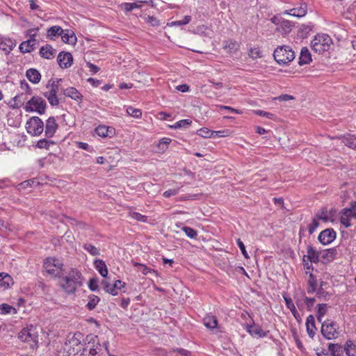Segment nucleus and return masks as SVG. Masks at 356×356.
I'll use <instances>...</instances> for the list:
<instances>
[{
  "label": "nucleus",
  "mask_w": 356,
  "mask_h": 356,
  "mask_svg": "<svg viewBox=\"0 0 356 356\" xmlns=\"http://www.w3.org/2000/svg\"><path fill=\"white\" fill-rule=\"evenodd\" d=\"M255 113L258 115L266 117L268 119H273L274 117V114H273L271 113L266 112V111H261V110L256 111Z\"/></svg>",
  "instance_id": "57"
},
{
  "label": "nucleus",
  "mask_w": 356,
  "mask_h": 356,
  "mask_svg": "<svg viewBox=\"0 0 356 356\" xmlns=\"http://www.w3.org/2000/svg\"><path fill=\"white\" fill-rule=\"evenodd\" d=\"M332 40L327 34H318L312 41V47L318 54H323L330 49Z\"/></svg>",
  "instance_id": "2"
},
{
  "label": "nucleus",
  "mask_w": 356,
  "mask_h": 356,
  "mask_svg": "<svg viewBox=\"0 0 356 356\" xmlns=\"http://www.w3.org/2000/svg\"><path fill=\"white\" fill-rule=\"evenodd\" d=\"M181 229L190 238H195L197 235V231L191 227H183Z\"/></svg>",
  "instance_id": "47"
},
{
  "label": "nucleus",
  "mask_w": 356,
  "mask_h": 356,
  "mask_svg": "<svg viewBox=\"0 0 356 356\" xmlns=\"http://www.w3.org/2000/svg\"><path fill=\"white\" fill-rule=\"evenodd\" d=\"M83 248L93 256H97L99 254V249L90 243L85 244L83 245Z\"/></svg>",
  "instance_id": "44"
},
{
  "label": "nucleus",
  "mask_w": 356,
  "mask_h": 356,
  "mask_svg": "<svg viewBox=\"0 0 356 356\" xmlns=\"http://www.w3.org/2000/svg\"><path fill=\"white\" fill-rule=\"evenodd\" d=\"M307 12V6L303 3L298 8H294L289 10H285L284 15H290L294 17H301L305 16Z\"/></svg>",
  "instance_id": "13"
},
{
  "label": "nucleus",
  "mask_w": 356,
  "mask_h": 356,
  "mask_svg": "<svg viewBox=\"0 0 356 356\" xmlns=\"http://www.w3.org/2000/svg\"><path fill=\"white\" fill-rule=\"evenodd\" d=\"M129 216L134 218L136 219L138 221L141 222H146L147 220V217L146 216L142 215L138 212L131 211L129 213Z\"/></svg>",
  "instance_id": "49"
},
{
  "label": "nucleus",
  "mask_w": 356,
  "mask_h": 356,
  "mask_svg": "<svg viewBox=\"0 0 356 356\" xmlns=\"http://www.w3.org/2000/svg\"><path fill=\"white\" fill-rule=\"evenodd\" d=\"M54 144L53 141L47 140V139H40L38 141L36 144V147L40 149H49L50 145Z\"/></svg>",
  "instance_id": "41"
},
{
  "label": "nucleus",
  "mask_w": 356,
  "mask_h": 356,
  "mask_svg": "<svg viewBox=\"0 0 356 356\" xmlns=\"http://www.w3.org/2000/svg\"><path fill=\"white\" fill-rule=\"evenodd\" d=\"M191 20V17L189 15H186L184 17L182 20L174 21L171 23L168 24V25L171 26H180V25H186L188 24Z\"/></svg>",
  "instance_id": "45"
},
{
  "label": "nucleus",
  "mask_w": 356,
  "mask_h": 356,
  "mask_svg": "<svg viewBox=\"0 0 356 356\" xmlns=\"http://www.w3.org/2000/svg\"><path fill=\"white\" fill-rule=\"evenodd\" d=\"M58 129V124L54 117L47 119L45 124V136L47 138H51L55 134Z\"/></svg>",
  "instance_id": "12"
},
{
  "label": "nucleus",
  "mask_w": 356,
  "mask_h": 356,
  "mask_svg": "<svg viewBox=\"0 0 356 356\" xmlns=\"http://www.w3.org/2000/svg\"><path fill=\"white\" fill-rule=\"evenodd\" d=\"M89 289L92 291H98V281L96 278L90 279L88 283Z\"/></svg>",
  "instance_id": "55"
},
{
  "label": "nucleus",
  "mask_w": 356,
  "mask_h": 356,
  "mask_svg": "<svg viewBox=\"0 0 356 356\" xmlns=\"http://www.w3.org/2000/svg\"><path fill=\"white\" fill-rule=\"evenodd\" d=\"M308 285L307 292L309 293H314L316 290V280L312 273H310L309 275Z\"/></svg>",
  "instance_id": "37"
},
{
  "label": "nucleus",
  "mask_w": 356,
  "mask_h": 356,
  "mask_svg": "<svg viewBox=\"0 0 356 356\" xmlns=\"http://www.w3.org/2000/svg\"><path fill=\"white\" fill-rule=\"evenodd\" d=\"M124 283L122 282L121 280H116L114 283V284L112 286V289H114L115 292H117V289H120L122 287H124Z\"/></svg>",
  "instance_id": "64"
},
{
  "label": "nucleus",
  "mask_w": 356,
  "mask_h": 356,
  "mask_svg": "<svg viewBox=\"0 0 356 356\" xmlns=\"http://www.w3.org/2000/svg\"><path fill=\"white\" fill-rule=\"evenodd\" d=\"M229 134H230V131L227 129L214 131V137H216V136L225 137V136H229Z\"/></svg>",
  "instance_id": "60"
},
{
  "label": "nucleus",
  "mask_w": 356,
  "mask_h": 356,
  "mask_svg": "<svg viewBox=\"0 0 356 356\" xmlns=\"http://www.w3.org/2000/svg\"><path fill=\"white\" fill-rule=\"evenodd\" d=\"M328 349L331 352L332 356H342L343 352L340 345L330 343Z\"/></svg>",
  "instance_id": "34"
},
{
  "label": "nucleus",
  "mask_w": 356,
  "mask_h": 356,
  "mask_svg": "<svg viewBox=\"0 0 356 356\" xmlns=\"http://www.w3.org/2000/svg\"><path fill=\"white\" fill-rule=\"evenodd\" d=\"M60 36H61L62 40L65 43L71 44L76 43V37L75 34L74 33V32L72 31L71 30H68V29L63 30V33H61Z\"/></svg>",
  "instance_id": "18"
},
{
  "label": "nucleus",
  "mask_w": 356,
  "mask_h": 356,
  "mask_svg": "<svg viewBox=\"0 0 356 356\" xmlns=\"http://www.w3.org/2000/svg\"><path fill=\"white\" fill-rule=\"evenodd\" d=\"M94 266L102 277H106L107 276L108 269L105 262L103 260L95 259L94 261Z\"/></svg>",
  "instance_id": "24"
},
{
  "label": "nucleus",
  "mask_w": 356,
  "mask_h": 356,
  "mask_svg": "<svg viewBox=\"0 0 356 356\" xmlns=\"http://www.w3.org/2000/svg\"><path fill=\"white\" fill-rule=\"evenodd\" d=\"M179 188H173V189H169L163 193V196L165 197H170L172 195H175L178 193Z\"/></svg>",
  "instance_id": "59"
},
{
  "label": "nucleus",
  "mask_w": 356,
  "mask_h": 356,
  "mask_svg": "<svg viewBox=\"0 0 356 356\" xmlns=\"http://www.w3.org/2000/svg\"><path fill=\"white\" fill-rule=\"evenodd\" d=\"M344 350L348 356H356V345L351 340L346 341Z\"/></svg>",
  "instance_id": "29"
},
{
  "label": "nucleus",
  "mask_w": 356,
  "mask_h": 356,
  "mask_svg": "<svg viewBox=\"0 0 356 356\" xmlns=\"http://www.w3.org/2000/svg\"><path fill=\"white\" fill-rule=\"evenodd\" d=\"M309 261H310L308 260V259H307L306 257L303 256L302 262L304 268L306 269L307 270H313L314 268L312 266V264H309Z\"/></svg>",
  "instance_id": "61"
},
{
  "label": "nucleus",
  "mask_w": 356,
  "mask_h": 356,
  "mask_svg": "<svg viewBox=\"0 0 356 356\" xmlns=\"http://www.w3.org/2000/svg\"><path fill=\"white\" fill-rule=\"evenodd\" d=\"M327 305L326 304H318L317 314L324 316L327 312Z\"/></svg>",
  "instance_id": "58"
},
{
  "label": "nucleus",
  "mask_w": 356,
  "mask_h": 356,
  "mask_svg": "<svg viewBox=\"0 0 356 356\" xmlns=\"http://www.w3.org/2000/svg\"><path fill=\"white\" fill-rule=\"evenodd\" d=\"M312 61L311 54L307 47H302L299 57V65L309 64Z\"/></svg>",
  "instance_id": "20"
},
{
  "label": "nucleus",
  "mask_w": 356,
  "mask_h": 356,
  "mask_svg": "<svg viewBox=\"0 0 356 356\" xmlns=\"http://www.w3.org/2000/svg\"><path fill=\"white\" fill-rule=\"evenodd\" d=\"M274 58L279 64H287L295 58L294 51L288 46L277 47L274 51Z\"/></svg>",
  "instance_id": "4"
},
{
  "label": "nucleus",
  "mask_w": 356,
  "mask_h": 356,
  "mask_svg": "<svg viewBox=\"0 0 356 356\" xmlns=\"http://www.w3.org/2000/svg\"><path fill=\"white\" fill-rule=\"evenodd\" d=\"M336 238V232L333 229H326L322 231L318 237V239L323 245H327L332 243Z\"/></svg>",
  "instance_id": "10"
},
{
  "label": "nucleus",
  "mask_w": 356,
  "mask_h": 356,
  "mask_svg": "<svg viewBox=\"0 0 356 356\" xmlns=\"http://www.w3.org/2000/svg\"><path fill=\"white\" fill-rule=\"evenodd\" d=\"M319 222L316 219H313L312 222L308 225V231L309 234H312L318 227Z\"/></svg>",
  "instance_id": "54"
},
{
  "label": "nucleus",
  "mask_w": 356,
  "mask_h": 356,
  "mask_svg": "<svg viewBox=\"0 0 356 356\" xmlns=\"http://www.w3.org/2000/svg\"><path fill=\"white\" fill-rule=\"evenodd\" d=\"M79 286L77 284H74L73 282L67 279L66 277L63 278L61 282V287L65 290L67 293H73L76 291V288Z\"/></svg>",
  "instance_id": "16"
},
{
  "label": "nucleus",
  "mask_w": 356,
  "mask_h": 356,
  "mask_svg": "<svg viewBox=\"0 0 356 356\" xmlns=\"http://www.w3.org/2000/svg\"><path fill=\"white\" fill-rule=\"evenodd\" d=\"M280 25L284 31L286 33L289 32L293 26L292 23L286 19L282 20L280 22Z\"/></svg>",
  "instance_id": "52"
},
{
  "label": "nucleus",
  "mask_w": 356,
  "mask_h": 356,
  "mask_svg": "<svg viewBox=\"0 0 356 356\" xmlns=\"http://www.w3.org/2000/svg\"><path fill=\"white\" fill-rule=\"evenodd\" d=\"M57 61L61 68H67L72 65L73 57L69 52H60L58 55Z\"/></svg>",
  "instance_id": "11"
},
{
  "label": "nucleus",
  "mask_w": 356,
  "mask_h": 356,
  "mask_svg": "<svg viewBox=\"0 0 356 356\" xmlns=\"http://www.w3.org/2000/svg\"><path fill=\"white\" fill-rule=\"evenodd\" d=\"M89 301L86 305V307L89 310H92L95 308L97 305L100 300V298L94 294H91L88 296Z\"/></svg>",
  "instance_id": "32"
},
{
  "label": "nucleus",
  "mask_w": 356,
  "mask_h": 356,
  "mask_svg": "<svg viewBox=\"0 0 356 356\" xmlns=\"http://www.w3.org/2000/svg\"><path fill=\"white\" fill-rule=\"evenodd\" d=\"M13 284L12 277L6 273H0V286L7 289Z\"/></svg>",
  "instance_id": "26"
},
{
  "label": "nucleus",
  "mask_w": 356,
  "mask_h": 356,
  "mask_svg": "<svg viewBox=\"0 0 356 356\" xmlns=\"http://www.w3.org/2000/svg\"><path fill=\"white\" fill-rule=\"evenodd\" d=\"M342 143L347 147L356 149V137L353 135H348L341 137Z\"/></svg>",
  "instance_id": "28"
},
{
  "label": "nucleus",
  "mask_w": 356,
  "mask_h": 356,
  "mask_svg": "<svg viewBox=\"0 0 356 356\" xmlns=\"http://www.w3.org/2000/svg\"><path fill=\"white\" fill-rule=\"evenodd\" d=\"M315 301L316 300L314 298H305V304L307 305L309 309H310L314 306Z\"/></svg>",
  "instance_id": "62"
},
{
  "label": "nucleus",
  "mask_w": 356,
  "mask_h": 356,
  "mask_svg": "<svg viewBox=\"0 0 356 356\" xmlns=\"http://www.w3.org/2000/svg\"><path fill=\"white\" fill-rule=\"evenodd\" d=\"M133 265L137 268L138 271L142 272V273L145 275H147L149 273H155V271L149 268H148L147 266L133 261Z\"/></svg>",
  "instance_id": "35"
},
{
  "label": "nucleus",
  "mask_w": 356,
  "mask_h": 356,
  "mask_svg": "<svg viewBox=\"0 0 356 356\" xmlns=\"http://www.w3.org/2000/svg\"><path fill=\"white\" fill-rule=\"evenodd\" d=\"M350 217H351L350 215L343 214V211H341V216L340 218V222L346 227H348L350 226V219H349Z\"/></svg>",
  "instance_id": "53"
},
{
  "label": "nucleus",
  "mask_w": 356,
  "mask_h": 356,
  "mask_svg": "<svg viewBox=\"0 0 356 356\" xmlns=\"http://www.w3.org/2000/svg\"><path fill=\"white\" fill-rule=\"evenodd\" d=\"M147 22L151 24V25L153 26L159 25V21L156 17L152 16H148Z\"/></svg>",
  "instance_id": "63"
},
{
  "label": "nucleus",
  "mask_w": 356,
  "mask_h": 356,
  "mask_svg": "<svg viewBox=\"0 0 356 356\" xmlns=\"http://www.w3.org/2000/svg\"><path fill=\"white\" fill-rule=\"evenodd\" d=\"M63 33V29L59 26H54L47 31V37L51 39L52 36L60 35Z\"/></svg>",
  "instance_id": "36"
},
{
  "label": "nucleus",
  "mask_w": 356,
  "mask_h": 356,
  "mask_svg": "<svg viewBox=\"0 0 356 356\" xmlns=\"http://www.w3.org/2000/svg\"><path fill=\"white\" fill-rule=\"evenodd\" d=\"M96 134L101 137H106L108 136V129L106 126H99L96 128Z\"/></svg>",
  "instance_id": "48"
},
{
  "label": "nucleus",
  "mask_w": 356,
  "mask_h": 356,
  "mask_svg": "<svg viewBox=\"0 0 356 356\" xmlns=\"http://www.w3.org/2000/svg\"><path fill=\"white\" fill-rule=\"evenodd\" d=\"M38 332L33 325H30L22 329L19 333V338L22 341L25 342H33L36 343L38 342Z\"/></svg>",
  "instance_id": "8"
},
{
  "label": "nucleus",
  "mask_w": 356,
  "mask_h": 356,
  "mask_svg": "<svg viewBox=\"0 0 356 356\" xmlns=\"http://www.w3.org/2000/svg\"><path fill=\"white\" fill-rule=\"evenodd\" d=\"M246 330L252 336H257L259 337H264L266 336V332L263 330L259 325H248L246 326Z\"/></svg>",
  "instance_id": "17"
},
{
  "label": "nucleus",
  "mask_w": 356,
  "mask_h": 356,
  "mask_svg": "<svg viewBox=\"0 0 356 356\" xmlns=\"http://www.w3.org/2000/svg\"><path fill=\"white\" fill-rule=\"evenodd\" d=\"M26 76L33 83H38L41 79V75L39 71L33 68L28 70L26 71Z\"/></svg>",
  "instance_id": "22"
},
{
  "label": "nucleus",
  "mask_w": 356,
  "mask_h": 356,
  "mask_svg": "<svg viewBox=\"0 0 356 356\" xmlns=\"http://www.w3.org/2000/svg\"><path fill=\"white\" fill-rule=\"evenodd\" d=\"M13 310L16 312V309L10 305L7 304H2L0 305V313L3 314H10Z\"/></svg>",
  "instance_id": "50"
},
{
  "label": "nucleus",
  "mask_w": 356,
  "mask_h": 356,
  "mask_svg": "<svg viewBox=\"0 0 356 356\" xmlns=\"http://www.w3.org/2000/svg\"><path fill=\"white\" fill-rule=\"evenodd\" d=\"M101 284L104 289V290L108 293L112 294L113 296H116L118 294L117 292H115L114 289H112L113 285H111L107 280H102Z\"/></svg>",
  "instance_id": "42"
},
{
  "label": "nucleus",
  "mask_w": 356,
  "mask_h": 356,
  "mask_svg": "<svg viewBox=\"0 0 356 356\" xmlns=\"http://www.w3.org/2000/svg\"><path fill=\"white\" fill-rule=\"evenodd\" d=\"M306 327L308 335L313 339L315 335V319L314 316L309 315L306 321Z\"/></svg>",
  "instance_id": "21"
},
{
  "label": "nucleus",
  "mask_w": 356,
  "mask_h": 356,
  "mask_svg": "<svg viewBox=\"0 0 356 356\" xmlns=\"http://www.w3.org/2000/svg\"><path fill=\"white\" fill-rule=\"evenodd\" d=\"M238 48L239 44L236 41L228 40L224 42L223 49L230 54H235L238 50Z\"/></svg>",
  "instance_id": "25"
},
{
  "label": "nucleus",
  "mask_w": 356,
  "mask_h": 356,
  "mask_svg": "<svg viewBox=\"0 0 356 356\" xmlns=\"http://www.w3.org/2000/svg\"><path fill=\"white\" fill-rule=\"evenodd\" d=\"M45 271L53 277H61L64 275L63 264L58 259L47 258L44 261Z\"/></svg>",
  "instance_id": "3"
},
{
  "label": "nucleus",
  "mask_w": 356,
  "mask_h": 356,
  "mask_svg": "<svg viewBox=\"0 0 356 356\" xmlns=\"http://www.w3.org/2000/svg\"><path fill=\"white\" fill-rule=\"evenodd\" d=\"M38 30V29H31L29 30V34L30 35V38L22 42L19 45V50L22 53H28L31 52L35 49V46L36 44V36L37 33L36 31Z\"/></svg>",
  "instance_id": "9"
},
{
  "label": "nucleus",
  "mask_w": 356,
  "mask_h": 356,
  "mask_svg": "<svg viewBox=\"0 0 356 356\" xmlns=\"http://www.w3.org/2000/svg\"><path fill=\"white\" fill-rule=\"evenodd\" d=\"M192 123V121L189 119L181 120L177 122L174 125L171 126L173 129L178 128H187Z\"/></svg>",
  "instance_id": "39"
},
{
  "label": "nucleus",
  "mask_w": 356,
  "mask_h": 356,
  "mask_svg": "<svg viewBox=\"0 0 356 356\" xmlns=\"http://www.w3.org/2000/svg\"><path fill=\"white\" fill-rule=\"evenodd\" d=\"M46 87L47 88H49L48 92H53V91H54V94H56L58 90V85L56 83V81L54 79L49 80Z\"/></svg>",
  "instance_id": "46"
},
{
  "label": "nucleus",
  "mask_w": 356,
  "mask_h": 356,
  "mask_svg": "<svg viewBox=\"0 0 356 356\" xmlns=\"http://www.w3.org/2000/svg\"><path fill=\"white\" fill-rule=\"evenodd\" d=\"M65 277L72 282H73L74 284H77L79 286H80L82 284L81 274L76 270H70L68 275Z\"/></svg>",
  "instance_id": "23"
},
{
  "label": "nucleus",
  "mask_w": 356,
  "mask_h": 356,
  "mask_svg": "<svg viewBox=\"0 0 356 356\" xmlns=\"http://www.w3.org/2000/svg\"><path fill=\"white\" fill-rule=\"evenodd\" d=\"M203 321H204V325L209 329L216 328L218 325V321H217L216 318L213 316H206L204 318Z\"/></svg>",
  "instance_id": "31"
},
{
  "label": "nucleus",
  "mask_w": 356,
  "mask_h": 356,
  "mask_svg": "<svg viewBox=\"0 0 356 356\" xmlns=\"http://www.w3.org/2000/svg\"><path fill=\"white\" fill-rule=\"evenodd\" d=\"M197 135L203 138L214 137V131L209 130L208 128H202L197 131Z\"/></svg>",
  "instance_id": "38"
},
{
  "label": "nucleus",
  "mask_w": 356,
  "mask_h": 356,
  "mask_svg": "<svg viewBox=\"0 0 356 356\" xmlns=\"http://www.w3.org/2000/svg\"><path fill=\"white\" fill-rule=\"evenodd\" d=\"M27 132L32 136H40L44 130V123L37 116L31 118L26 123Z\"/></svg>",
  "instance_id": "6"
},
{
  "label": "nucleus",
  "mask_w": 356,
  "mask_h": 356,
  "mask_svg": "<svg viewBox=\"0 0 356 356\" xmlns=\"http://www.w3.org/2000/svg\"><path fill=\"white\" fill-rule=\"evenodd\" d=\"M44 96L48 99L49 104L51 106H57L59 104V100L56 96V94H54V91L52 92H44Z\"/></svg>",
  "instance_id": "33"
},
{
  "label": "nucleus",
  "mask_w": 356,
  "mask_h": 356,
  "mask_svg": "<svg viewBox=\"0 0 356 356\" xmlns=\"http://www.w3.org/2000/svg\"><path fill=\"white\" fill-rule=\"evenodd\" d=\"M82 336L80 333L75 334L69 339L65 343V350L67 352L69 356H87L88 351L86 348V344L81 343Z\"/></svg>",
  "instance_id": "1"
},
{
  "label": "nucleus",
  "mask_w": 356,
  "mask_h": 356,
  "mask_svg": "<svg viewBox=\"0 0 356 356\" xmlns=\"http://www.w3.org/2000/svg\"><path fill=\"white\" fill-rule=\"evenodd\" d=\"M283 298L284 299L286 307L289 309H290V311L291 312H294V311H295V309H296V308L294 305V303H293L292 299L291 298L286 297V296H283Z\"/></svg>",
  "instance_id": "51"
},
{
  "label": "nucleus",
  "mask_w": 356,
  "mask_h": 356,
  "mask_svg": "<svg viewBox=\"0 0 356 356\" xmlns=\"http://www.w3.org/2000/svg\"><path fill=\"white\" fill-rule=\"evenodd\" d=\"M0 44L1 45V50L5 51L6 54H8L15 46V42L10 39H5L0 42Z\"/></svg>",
  "instance_id": "30"
},
{
  "label": "nucleus",
  "mask_w": 356,
  "mask_h": 356,
  "mask_svg": "<svg viewBox=\"0 0 356 356\" xmlns=\"http://www.w3.org/2000/svg\"><path fill=\"white\" fill-rule=\"evenodd\" d=\"M46 102L42 97L33 96L26 104V111H36L39 114H43L46 108Z\"/></svg>",
  "instance_id": "5"
},
{
  "label": "nucleus",
  "mask_w": 356,
  "mask_h": 356,
  "mask_svg": "<svg viewBox=\"0 0 356 356\" xmlns=\"http://www.w3.org/2000/svg\"><path fill=\"white\" fill-rule=\"evenodd\" d=\"M56 50L50 45L46 44L40 48V54L46 59H51L54 57Z\"/></svg>",
  "instance_id": "19"
},
{
  "label": "nucleus",
  "mask_w": 356,
  "mask_h": 356,
  "mask_svg": "<svg viewBox=\"0 0 356 356\" xmlns=\"http://www.w3.org/2000/svg\"><path fill=\"white\" fill-rule=\"evenodd\" d=\"M320 259L324 263L332 261L337 254V250L335 248L325 249L320 251Z\"/></svg>",
  "instance_id": "14"
},
{
  "label": "nucleus",
  "mask_w": 356,
  "mask_h": 356,
  "mask_svg": "<svg viewBox=\"0 0 356 356\" xmlns=\"http://www.w3.org/2000/svg\"><path fill=\"white\" fill-rule=\"evenodd\" d=\"M127 113L134 118H140L142 116V112L140 109L135 108L132 106H129L127 108Z\"/></svg>",
  "instance_id": "43"
},
{
  "label": "nucleus",
  "mask_w": 356,
  "mask_h": 356,
  "mask_svg": "<svg viewBox=\"0 0 356 356\" xmlns=\"http://www.w3.org/2000/svg\"><path fill=\"white\" fill-rule=\"evenodd\" d=\"M64 95L74 100H78L82 97L81 94L74 87L67 88L64 90Z\"/></svg>",
  "instance_id": "27"
},
{
  "label": "nucleus",
  "mask_w": 356,
  "mask_h": 356,
  "mask_svg": "<svg viewBox=\"0 0 356 356\" xmlns=\"http://www.w3.org/2000/svg\"><path fill=\"white\" fill-rule=\"evenodd\" d=\"M237 245L239 247L243 255L245 257V258L248 259L249 255L245 250V247L243 241L240 238L237 239Z\"/></svg>",
  "instance_id": "56"
},
{
  "label": "nucleus",
  "mask_w": 356,
  "mask_h": 356,
  "mask_svg": "<svg viewBox=\"0 0 356 356\" xmlns=\"http://www.w3.org/2000/svg\"><path fill=\"white\" fill-rule=\"evenodd\" d=\"M321 334L327 340L337 338L339 335L337 324L329 320L322 323Z\"/></svg>",
  "instance_id": "7"
},
{
  "label": "nucleus",
  "mask_w": 356,
  "mask_h": 356,
  "mask_svg": "<svg viewBox=\"0 0 356 356\" xmlns=\"http://www.w3.org/2000/svg\"><path fill=\"white\" fill-rule=\"evenodd\" d=\"M307 255H304L306 257L308 260L310 261L311 263L317 264L320 261V251L316 250L312 245H308L307 248Z\"/></svg>",
  "instance_id": "15"
},
{
  "label": "nucleus",
  "mask_w": 356,
  "mask_h": 356,
  "mask_svg": "<svg viewBox=\"0 0 356 356\" xmlns=\"http://www.w3.org/2000/svg\"><path fill=\"white\" fill-rule=\"evenodd\" d=\"M343 213L356 218V202H352L350 208L343 209Z\"/></svg>",
  "instance_id": "40"
}]
</instances>
